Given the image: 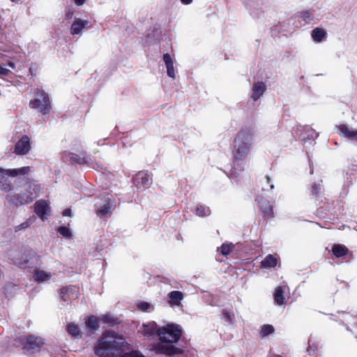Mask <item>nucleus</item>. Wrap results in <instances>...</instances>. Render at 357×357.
I'll return each instance as SVG.
<instances>
[{
    "instance_id": "obj_24",
    "label": "nucleus",
    "mask_w": 357,
    "mask_h": 357,
    "mask_svg": "<svg viewBox=\"0 0 357 357\" xmlns=\"http://www.w3.org/2000/svg\"><path fill=\"white\" fill-rule=\"evenodd\" d=\"M223 319L229 324L235 323V314L231 309H224L222 310Z\"/></svg>"
},
{
    "instance_id": "obj_11",
    "label": "nucleus",
    "mask_w": 357,
    "mask_h": 357,
    "mask_svg": "<svg viewBox=\"0 0 357 357\" xmlns=\"http://www.w3.org/2000/svg\"><path fill=\"white\" fill-rule=\"evenodd\" d=\"M35 212L42 220H45L50 215V206L45 200H39L35 204Z\"/></svg>"
},
{
    "instance_id": "obj_43",
    "label": "nucleus",
    "mask_w": 357,
    "mask_h": 357,
    "mask_svg": "<svg viewBox=\"0 0 357 357\" xmlns=\"http://www.w3.org/2000/svg\"><path fill=\"white\" fill-rule=\"evenodd\" d=\"M8 66L10 67L11 68L14 69L15 68V65L13 62H9L8 63Z\"/></svg>"
},
{
    "instance_id": "obj_18",
    "label": "nucleus",
    "mask_w": 357,
    "mask_h": 357,
    "mask_svg": "<svg viewBox=\"0 0 357 357\" xmlns=\"http://www.w3.org/2000/svg\"><path fill=\"white\" fill-rule=\"evenodd\" d=\"M266 91V85L262 82H258L254 84L251 98L254 101H257L263 95Z\"/></svg>"
},
{
    "instance_id": "obj_25",
    "label": "nucleus",
    "mask_w": 357,
    "mask_h": 357,
    "mask_svg": "<svg viewBox=\"0 0 357 357\" xmlns=\"http://www.w3.org/2000/svg\"><path fill=\"white\" fill-rule=\"evenodd\" d=\"M100 321V317H90L86 321V326L90 331H95L98 327V323Z\"/></svg>"
},
{
    "instance_id": "obj_9",
    "label": "nucleus",
    "mask_w": 357,
    "mask_h": 357,
    "mask_svg": "<svg viewBox=\"0 0 357 357\" xmlns=\"http://www.w3.org/2000/svg\"><path fill=\"white\" fill-rule=\"evenodd\" d=\"M40 188L38 185L33 183H28L26 185V192L20 197L22 204H29L38 196Z\"/></svg>"
},
{
    "instance_id": "obj_3",
    "label": "nucleus",
    "mask_w": 357,
    "mask_h": 357,
    "mask_svg": "<svg viewBox=\"0 0 357 357\" xmlns=\"http://www.w3.org/2000/svg\"><path fill=\"white\" fill-rule=\"evenodd\" d=\"M128 344L123 337L114 331L105 332L95 348V353L100 357H119L126 349Z\"/></svg>"
},
{
    "instance_id": "obj_22",
    "label": "nucleus",
    "mask_w": 357,
    "mask_h": 357,
    "mask_svg": "<svg viewBox=\"0 0 357 357\" xmlns=\"http://www.w3.org/2000/svg\"><path fill=\"white\" fill-rule=\"evenodd\" d=\"M277 264V258L272 255H268L261 262V267L264 268H273L276 266Z\"/></svg>"
},
{
    "instance_id": "obj_23",
    "label": "nucleus",
    "mask_w": 357,
    "mask_h": 357,
    "mask_svg": "<svg viewBox=\"0 0 357 357\" xmlns=\"http://www.w3.org/2000/svg\"><path fill=\"white\" fill-rule=\"evenodd\" d=\"M332 252L336 257H342L348 253L349 250L344 245L335 244L332 248Z\"/></svg>"
},
{
    "instance_id": "obj_38",
    "label": "nucleus",
    "mask_w": 357,
    "mask_h": 357,
    "mask_svg": "<svg viewBox=\"0 0 357 357\" xmlns=\"http://www.w3.org/2000/svg\"><path fill=\"white\" fill-rule=\"evenodd\" d=\"M320 189V185H314L313 187H312V193L314 194H317L318 193V190Z\"/></svg>"
},
{
    "instance_id": "obj_42",
    "label": "nucleus",
    "mask_w": 357,
    "mask_h": 357,
    "mask_svg": "<svg viewBox=\"0 0 357 357\" xmlns=\"http://www.w3.org/2000/svg\"><path fill=\"white\" fill-rule=\"evenodd\" d=\"M72 16H73V13H71V12H68V13H66V17H67L68 19H70V18L72 17Z\"/></svg>"
},
{
    "instance_id": "obj_45",
    "label": "nucleus",
    "mask_w": 357,
    "mask_h": 357,
    "mask_svg": "<svg viewBox=\"0 0 357 357\" xmlns=\"http://www.w3.org/2000/svg\"><path fill=\"white\" fill-rule=\"evenodd\" d=\"M270 188H271V189H273V188H274V185H273V184H271V185H270Z\"/></svg>"
},
{
    "instance_id": "obj_37",
    "label": "nucleus",
    "mask_w": 357,
    "mask_h": 357,
    "mask_svg": "<svg viewBox=\"0 0 357 357\" xmlns=\"http://www.w3.org/2000/svg\"><path fill=\"white\" fill-rule=\"evenodd\" d=\"M33 220L31 219H30L28 221H26L23 223H22L20 227L22 228V229H25V228H27L28 227L30 226V225L32 223Z\"/></svg>"
},
{
    "instance_id": "obj_39",
    "label": "nucleus",
    "mask_w": 357,
    "mask_h": 357,
    "mask_svg": "<svg viewBox=\"0 0 357 357\" xmlns=\"http://www.w3.org/2000/svg\"><path fill=\"white\" fill-rule=\"evenodd\" d=\"M75 3L77 6H82L85 2V0H74Z\"/></svg>"
},
{
    "instance_id": "obj_13",
    "label": "nucleus",
    "mask_w": 357,
    "mask_h": 357,
    "mask_svg": "<svg viewBox=\"0 0 357 357\" xmlns=\"http://www.w3.org/2000/svg\"><path fill=\"white\" fill-rule=\"evenodd\" d=\"M61 298L64 301L75 300L78 298V288L75 286H69L61 289Z\"/></svg>"
},
{
    "instance_id": "obj_4",
    "label": "nucleus",
    "mask_w": 357,
    "mask_h": 357,
    "mask_svg": "<svg viewBox=\"0 0 357 357\" xmlns=\"http://www.w3.org/2000/svg\"><path fill=\"white\" fill-rule=\"evenodd\" d=\"M11 256L14 264L20 268H30L31 269V273L33 278L38 283L47 282L52 278L53 274L52 272L37 267L35 268L36 266L40 265L41 259L40 257L35 255L32 251H26L17 255L11 254Z\"/></svg>"
},
{
    "instance_id": "obj_16",
    "label": "nucleus",
    "mask_w": 357,
    "mask_h": 357,
    "mask_svg": "<svg viewBox=\"0 0 357 357\" xmlns=\"http://www.w3.org/2000/svg\"><path fill=\"white\" fill-rule=\"evenodd\" d=\"M340 135L349 138L350 140L357 142V130L342 124L338 126Z\"/></svg>"
},
{
    "instance_id": "obj_36",
    "label": "nucleus",
    "mask_w": 357,
    "mask_h": 357,
    "mask_svg": "<svg viewBox=\"0 0 357 357\" xmlns=\"http://www.w3.org/2000/svg\"><path fill=\"white\" fill-rule=\"evenodd\" d=\"M10 73V70L0 65V75H7Z\"/></svg>"
},
{
    "instance_id": "obj_15",
    "label": "nucleus",
    "mask_w": 357,
    "mask_h": 357,
    "mask_svg": "<svg viewBox=\"0 0 357 357\" xmlns=\"http://www.w3.org/2000/svg\"><path fill=\"white\" fill-rule=\"evenodd\" d=\"M89 24L88 20L75 18L70 27V33L73 35L80 34L82 30Z\"/></svg>"
},
{
    "instance_id": "obj_7",
    "label": "nucleus",
    "mask_w": 357,
    "mask_h": 357,
    "mask_svg": "<svg viewBox=\"0 0 357 357\" xmlns=\"http://www.w3.org/2000/svg\"><path fill=\"white\" fill-rule=\"evenodd\" d=\"M36 97L29 102L31 108L38 109L43 114H48L51 109V105L48 95L42 89H37Z\"/></svg>"
},
{
    "instance_id": "obj_32",
    "label": "nucleus",
    "mask_w": 357,
    "mask_h": 357,
    "mask_svg": "<svg viewBox=\"0 0 357 357\" xmlns=\"http://www.w3.org/2000/svg\"><path fill=\"white\" fill-rule=\"evenodd\" d=\"M234 248L232 243H224L220 247V252L223 255H227L229 254Z\"/></svg>"
},
{
    "instance_id": "obj_28",
    "label": "nucleus",
    "mask_w": 357,
    "mask_h": 357,
    "mask_svg": "<svg viewBox=\"0 0 357 357\" xmlns=\"http://www.w3.org/2000/svg\"><path fill=\"white\" fill-rule=\"evenodd\" d=\"M67 331H68V333L73 337H81L80 330H79V327L73 323L68 324Z\"/></svg>"
},
{
    "instance_id": "obj_33",
    "label": "nucleus",
    "mask_w": 357,
    "mask_h": 357,
    "mask_svg": "<svg viewBox=\"0 0 357 357\" xmlns=\"http://www.w3.org/2000/svg\"><path fill=\"white\" fill-rule=\"evenodd\" d=\"M58 232L64 238H70L71 236V231L69 228L61 226L58 229Z\"/></svg>"
},
{
    "instance_id": "obj_2",
    "label": "nucleus",
    "mask_w": 357,
    "mask_h": 357,
    "mask_svg": "<svg viewBox=\"0 0 357 357\" xmlns=\"http://www.w3.org/2000/svg\"><path fill=\"white\" fill-rule=\"evenodd\" d=\"M182 335V330L178 325L169 324L158 328V336L161 342L155 343L153 350L156 354L174 356L181 353V350L172 344L177 342Z\"/></svg>"
},
{
    "instance_id": "obj_29",
    "label": "nucleus",
    "mask_w": 357,
    "mask_h": 357,
    "mask_svg": "<svg viewBox=\"0 0 357 357\" xmlns=\"http://www.w3.org/2000/svg\"><path fill=\"white\" fill-rule=\"evenodd\" d=\"M196 214L200 217L208 216L211 214V210L205 206L197 205L196 207Z\"/></svg>"
},
{
    "instance_id": "obj_27",
    "label": "nucleus",
    "mask_w": 357,
    "mask_h": 357,
    "mask_svg": "<svg viewBox=\"0 0 357 357\" xmlns=\"http://www.w3.org/2000/svg\"><path fill=\"white\" fill-rule=\"evenodd\" d=\"M260 209L266 215H271L273 214V208L268 202L261 200L259 202Z\"/></svg>"
},
{
    "instance_id": "obj_46",
    "label": "nucleus",
    "mask_w": 357,
    "mask_h": 357,
    "mask_svg": "<svg viewBox=\"0 0 357 357\" xmlns=\"http://www.w3.org/2000/svg\"><path fill=\"white\" fill-rule=\"evenodd\" d=\"M355 229L357 230V226L355 227Z\"/></svg>"
},
{
    "instance_id": "obj_26",
    "label": "nucleus",
    "mask_w": 357,
    "mask_h": 357,
    "mask_svg": "<svg viewBox=\"0 0 357 357\" xmlns=\"http://www.w3.org/2000/svg\"><path fill=\"white\" fill-rule=\"evenodd\" d=\"M326 36V31L319 28L314 29L312 32V38L316 42H321Z\"/></svg>"
},
{
    "instance_id": "obj_44",
    "label": "nucleus",
    "mask_w": 357,
    "mask_h": 357,
    "mask_svg": "<svg viewBox=\"0 0 357 357\" xmlns=\"http://www.w3.org/2000/svg\"><path fill=\"white\" fill-rule=\"evenodd\" d=\"M266 179L267 183H269V182H270L271 178H270V177H269V176H266Z\"/></svg>"
},
{
    "instance_id": "obj_14",
    "label": "nucleus",
    "mask_w": 357,
    "mask_h": 357,
    "mask_svg": "<svg viewBox=\"0 0 357 357\" xmlns=\"http://www.w3.org/2000/svg\"><path fill=\"white\" fill-rule=\"evenodd\" d=\"M150 176L145 172H138L133 178L135 185L139 188L149 185Z\"/></svg>"
},
{
    "instance_id": "obj_6",
    "label": "nucleus",
    "mask_w": 357,
    "mask_h": 357,
    "mask_svg": "<svg viewBox=\"0 0 357 357\" xmlns=\"http://www.w3.org/2000/svg\"><path fill=\"white\" fill-rule=\"evenodd\" d=\"M29 167H22L16 169H3L0 167V187L3 190H10L12 178L17 176L28 174Z\"/></svg>"
},
{
    "instance_id": "obj_34",
    "label": "nucleus",
    "mask_w": 357,
    "mask_h": 357,
    "mask_svg": "<svg viewBox=\"0 0 357 357\" xmlns=\"http://www.w3.org/2000/svg\"><path fill=\"white\" fill-rule=\"evenodd\" d=\"M274 331L273 326L271 325H264L262 326L261 330V334L263 336H266L269 334H271Z\"/></svg>"
},
{
    "instance_id": "obj_5",
    "label": "nucleus",
    "mask_w": 357,
    "mask_h": 357,
    "mask_svg": "<svg viewBox=\"0 0 357 357\" xmlns=\"http://www.w3.org/2000/svg\"><path fill=\"white\" fill-rule=\"evenodd\" d=\"M16 346L22 349L27 354H33L40 350L44 344L43 340L33 335H22L15 340Z\"/></svg>"
},
{
    "instance_id": "obj_12",
    "label": "nucleus",
    "mask_w": 357,
    "mask_h": 357,
    "mask_svg": "<svg viewBox=\"0 0 357 357\" xmlns=\"http://www.w3.org/2000/svg\"><path fill=\"white\" fill-rule=\"evenodd\" d=\"M158 328L159 327L155 321H149L148 323H144L141 326H139L138 332L143 336L149 337L154 334L158 335Z\"/></svg>"
},
{
    "instance_id": "obj_31",
    "label": "nucleus",
    "mask_w": 357,
    "mask_h": 357,
    "mask_svg": "<svg viewBox=\"0 0 357 357\" xmlns=\"http://www.w3.org/2000/svg\"><path fill=\"white\" fill-rule=\"evenodd\" d=\"M100 319L109 325H114L116 323V319L112 315L109 314L100 317Z\"/></svg>"
},
{
    "instance_id": "obj_41",
    "label": "nucleus",
    "mask_w": 357,
    "mask_h": 357,
    "mask_svg": "<svg viewBox=\"0 0 357 357\" xmlns=\"http://www.w3.org/2000/svg\"><path fill=\"white\" fill-rule=\"evenodd\" d=\"M181 1L182 2V3L188 5L190 4L192 1V0H181Z\"/></svg>"
},
{
    "instance_id": "obj_35",
    "label": "nucleus",
    "mask_w": 357,
    "mask_h": 357,
    "mask_svg": "<svg viewBox=\"0 0 357 357\" xmlns=\"http://www.w3.org/2000/svg\"><path fill=\"white\" fill-rule=\"evenodd\" d=\"M119 357H145L141 352L139 351H132L128 353H125L123 354L121 353V356Z\"/></svg>"
},
{
    "instance_id": "obj_10",
    "label": "nucleus",
    "mask_w": 357,
    "mask_h": 357,
    "mask_svg": "<svg viewBox=\"0 0 357 357\" xmlns=\"http://www.w3.org/2000/svg\"><path fill=\"white\" fill-rule=\"evenodd\" d=\"M30 150V138L27 135H24L15 144L14 153L17 155H26Z\"/></svg>"
},
{
    "instance_id": "obj_17",
    "label": "nucleus",
    "mask_w": 357,
    "mask_h": 357,
    "mask_svg": "<svg viewBox=\"0 0 357 357\" xmlns=\"http://www.w3.org/2000/svg\"><path fill=\"white\" fill-rule=\"evenodd\" d=\"M294 19L298 21V24L296 26L298 27L309 23L312 20V17L311 13L306 10L296 13Z\"/></svg>"
},
{
    "instance_id": "obj_1",
    "label": "nucleus",
    "mask_w": 357,
    "mask_h": 357,
    "mask_svg": "<svg viewBox=\"0 0 357 357\" xmlns=\"http://www.w3.org/2000/svg\"><path fill=\"white\" fill-rule=\"evenodd\" d=\"M253 144V135L247 130H241L236 135L234 142L232 157L234 160V169L231 174L232 178L240 182L241 178L246 174L250 167L248 155Z\"/></svg>"
},
{
    "instance_id": "obj_30",
    "label": "nucleus",
    "mask_w": 357,
    "mask_h": 357,
    "mask_svg": "<svg viewBox=\"0 0 357 357\" xmlns=\"http://www.w3.org/2000/svg\"><path fill=\"white\" fill-rule=\"evenodd\" d=\"M137 307L142 312H150L153 310V306L151 303L144 301H139Z\"/></svg>"
},
{
    "instance_id": "obj_20",
    "label": "nucleus",
    "mask_w": 357,
    "mask_h": 357,
    "mask_svg": "<svg viewBox=\"0 0 357 357\" xmlns=\"http://www.w3.org/2000/svg\"><path fill=\"white\" fill-rule=\"evenodd\" d=\"M163 61L167 68V73L169 77L175 78V70L174 68V60L172 56L168 54H163Z\"/></svg>"
},
{
    "instance_id": "obj_8",
    "label": "nucleus",
    "mask_w": 357,
    "mask_h": 357,
    "mask_svg": "<svg viewBox=\"0 0 357 357\" xmlns=\"http://www.w3.org/2000/svg\"><path fill=\"white\" fill-rule=\"evenodd\" d=\"M95 206L96 213L100 218L108 217L112 214V204L109 197L98 198Z\"/></svg>"
},
{
    "instance_id": "obj_40",
    "label": "nucleus",
    "mask_w": 357,
    "mask_h": 357,
    "mask_svg": "<svg viewBox=\"0 0 357 357\" xmlns=\"http://www.w3.org/2000/svg\"><path fill=\"white\" fill-rule=\"evenodd\" d=\"M70 213H71L70 209H66V210H64L63 215L64 216H70Z\"/></svg>"
},
{
    "instance_id": "obj_21",
    "label": "nucleus",
    "mask_w": 357,
    "mask_h": 357,
    "mask_svg": "<svg viewBox=\"0 0 357 357\" xmlns=\"http://www.w3.org/2000/svg\"><path fill=\"white\" fill-rule=\"evenodd\" d=\"M287 289V287L285 286L278 287L275 289V291L274 293V299H275V302L278 305H284L285 303L284 294L285 293Z\"/></svg>"
},
{
    "instance_id": "obj_19",
    "label": "nucleus",
    "mask_w": 357,
    "mask_h": 357,
    "mask_svg": "<svg viewBox=\"0 0 357 357\" xmlns=\"http://www.w3.org/2000/svg\"><path fill=\"white\" fill-rule=\"evenodd\" d=\"M169 303L171 306H179L183 299V294L180 291H172L168 294Z\"/></svg>"
}]
</instances>
